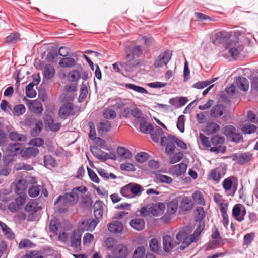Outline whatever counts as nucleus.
<instances>
[{
  "instance_id": "nucleus-1",
  "label": "nucleus",
  "mask_w": 258,
  "mask_h": 258,
  "mask_svg": "<svg viewBox=\"0 0 258 258\" xmlns=\"http://www.w3.org/2000/svg\"><path fill=\"white\" fill-rule=\"evenodd\" d=\"M125 52V62H116L112 64L113 70L117 73H120L119 66L124 69L126 72H133L134 68L140 66L142 61L139 59L143 54V49L141 46L136 45L133 47H126Z\"/></svg>"
},
{
  "instance_id": "nucleus-2",
  "label": "nucleus",
  "mask_w": 258,
  "mask_h": 258,
  "mask_svg": "<svg viewBox=\"0 0 258 258\" xmlns=\"http://www.w3.org/2000/svg\"><path fill=\"white\" fill-rule=\"evenodd\" d=\"M175 144L181 149L186 150L187 148L186 144L175 136L168 134L167 137L163 136L161 138L160 145L165 147V153L168 155L174 154L176 149Z\"/></svg>"
},
{
  "instance_id": "nucleus-3",
  "label": "nucleus",
  "mask_w": 258,
  "mask_h": 258,
  "mask_svg": "<svg viewBox=\"0 0 258 258\" xmlns=\"http://www.w3.org/2000/svg\"><path fill=\"white\" fill-rule=\"evenodd\" d=\"M22 143H10L7 147L8 150L13 155L20 154L25 159L35 157L39 153L38 149L34 147L23 148Z\"/></svg>"
},
{
  "instance_id": "nucleus-4",
  "label": "nucleus",
  "mask_w": 258,
  "mask_h": 258,
  "mask_svg": "<svg viewBox=\"0 0 258 258\" xmlns=\"http://www.w3.org/2000/svg\"><path fill=\"white\" fill-rule=\"evenodd\" d=\"M223 133L233 142L239 143L243 141L242 136L236 132V128L233 125H229L224 127Z\"/></svg>"
},
{
  "instance_id": "nucleus-5",
  "label": "nucleus",
  "mask_w": 258,
  "mask_h": 258,
  "mask_svg": "<svg viewBox=\"0 0 258 258\" xmlns=\"http://www.w3.org/2000/svg\"><path fill=\"white\" fill-rule=\"evenodd\" d=\"M225 141V138L223 136H220L216 135L212 137L211 139V144L213 147H211L210 151L216 153H224L226 150V147L222 146V145Z\"/></svg>"
},
{
  "instance_id": "nucleus-6",
  "label": "nucleus",
  "mask_w": 258,
  "mask_h": 258,
  "mask_svg": "<svg viewBox=\"0 0 258 258\" xmlns=\"http://www.w3.org/2000/svg\"><path fill=\"white\" fill-rule=\"evenodd\" d=\"M72 197V195L70 194L69 192H67L63 196L60 195L57 198L56 200L54 201V205H56L61 200L63 201V203L64 204L63 206H60L58 207V211L59 213H64L68 211V207L66 204H70L74 205L76 204Z\"/></svg>"
},
{
  "instance_id": "nucleus-7",
  "label": "nucleus",
  "mask_w": 258,
  "mask_h": 258,
  "mask_svg": "<svg viewBox=\"0 0 258 258\" xmlns=\"http://www.w3.org/2000/svg\"><path fill=\"white\" fill-rule=\"evenodd\" d=\"M172 56V52L169 50L164 51L155 60L154 66L156 68H160L166 66L170 61Z\"/></svg>"
},
{
  "instance_id": "nucleus-8",
  "label": "nucleus",
  "mask_w": 258,
  "mask_h": 258,
  "mask_svg": "<svg viewBox=\"0 0 258 258\" xmlns=\"http://www.w3.org/2000/svg\"><path fill=\"white\" fill-rule=\"evenodd\" d=\"M74 106L72 103L68 102L62 105L59 108L58 115L63 119H66L69 116L75 114Z\"/></svg>"
},
{
  "instance_id": "nucleus-9",
  "label": "nucleus",
  "mask_w": 258,
  "mask_h": 258,
  "mask_svg": "<svg viewBox=\"0 0 258 258\" xmlns=\"http://www.w3.org/2000/svg\"><path fill=\"white\" fill-rule=\"evenodd\" d=\"M81 243V234L78 230H74L71 234L70 237V243L68 246L72 247L74 249L80 250Z\"/></svg>"
},
{
  "instance_id": "nucleus-10",
  "label": "nucleus",
  "mask_w": 258,
  "mask_h": 258,
  "mask_svg": "<svg viewBox=\"0 0 258 258\" xmlns=\"http://www.w3.org/2000/svg\"><path fill=\"white\" fill-rule=\"evenodd\" d=\"M176 238L177 240L176 242L178 243V245L180 243H182V245L180 247L181 250H184L192 241L189 238L188 233L183 230H180L177 233L176 235Z\"/></svg>"
},
{
  "instance_id": "nucleus-11",
  "label": "nucleus",
  "mask_w": 258,
  "mask_h": 258,
  "mask_svg": "<svg viewBox=\"0 0 258 258\" xmlns=\"http://www.w3.org/2000/svg\"><path fill=\"white\" fill-rule=\"evenodd\" d=\"M128 253V247L123 244H118L112 249V254L116 258H127Z\"/></svg>"
},
{
  "instance_id": "nucleus-12",
  "label": "nucleus",
  "mask_w": 258,
  "mask_h": 258,
  "mask_svg": "<svg viewBox=\"0 0 258 258\" xmlns=\"http://www.w3.org/2000/svg\"><path fill=\"white\" fill-rule=\"evenodd\" d=\"M226 115V108L222 104L214 105L210 110V115L212 118H219L220 117H225Z\"/></svg>"
},
{
  "instance_id": "nucleus-13",
  "label": "nucleus",
  "mask_w": 258,
  "mask_h": 258,
  "mask_svg": "<svg viewBox=\"0 0 258 258\" xmlns=\"http://www.w3.org/2000/svg\"><path fill=\"white\" fill-rule=\"evenodd\" d=\"M177 245L178 243L169 235H165L163 237V246L165 252H170Z\"/></svg>"
},
{
  "instance_id": "nucleus-14",
  "label": "nucleus",
  "mask_w": 258,
  "mask_h": 258,
  "mask_svg": "<svg viewBox=\"0 0 258 258\" xmlns=\"http://www.w3.org/2000/svg\"><path fill=\"white\" fill-rule=\"evenodd\" d=\"M231 36L232 33L231 32L220 31L215 35L212 42L214 44H221L227 41Z\"/></svg>"
},
{
  "instance_id": "nucleus-15",
  "label": "nucleus",
  "mask_w": 258,
  "mask_h": 258,
  "mask_svg": "<svg viewBox=\"0 0 258 258\" xmlns=\"http://www.w3.org/2000/svg\"><path fill=\"white\" fill-rule=\"evenodd\" d=\"M233 160L239 164H244L248 163L252 158V154L245 152L241 154H234L232 156Z\"/></svg>"
},
{
  "instance_id": "nucleus-16",
  "label": "nucleus",
  "mask_w": 258,
  "mask_h": 258,
  "mask_svg": "<svg viewBox=\"0 0 258 258\" xmlns=\"http://www.w3.org/2000/svg\"><path fill=\"white\" fill-rule=\"evenodd\" d=\"M225 174V171L223 168H216L210 171L208 178L216 183H219Z\"/></svg>"
},
{
  "instance_id": "nucleus-17",
  "label": "nucleus",
  "mask_w": 258,
  "mask_h": 258,
  "mask_svg": "<svg viewBox=\"0 0 258 258\" xmlns=\"http://www.w3.org/2000/svg\"><path fill=\"white\" fill-rule=\"evenodd\" d=\"M186 169L187 165L184 163H180L170 167L171 172L177 177L183 175L186 172Z\"/></svg>"
},
{
  "instance_id": "nucleus-18",
  "label": "nucleus",
  "mask_w": 258,
  "mask_h": 258,
  "mask_svg": "<svg viewBox=\"0 0 258 258\" xmlns=\"http://www.w3.org/2000/svg\"><path fill=\"white\" fill-rule=\"evenodd\" d=\"M149 126L151 128L149 133H150L151 139L155 143H158L159 139L162 137L161 136L163 134L164 132L158 126H154L152 125Z\"/></svg>"
},
{
  "instance_id": "nucleus-19",
  "label": "nucleus",
  "mask_w": 258,
  "mask_h": 258,
  "mask_svg": "<svg viewBox=\"0 0 258 258\" xmlns=\"http://www.w3.org/2000/svg\"><path fill=\"white\" fill-rule=\"evenodd\" d=\"M103 203L100 200H97L94 204V214L96 219L101 220L103 215Z\"/></svg>"
},
{
  "instance_id": "nucleus-20",
  "label": "nucleus",
  "mask_w": 258,
  "mask_h": 258,
  "mask_svg": "<svg viewBox=\"0 0 258 258\" xmlns=\"http://www.w3.org/2000/svg\"><path fill=\"white\" fill-rule=\"evenodd\" d=\"M235 84L241 91L246 92L249 89V81L245 77L239 76L235 80Z\"/></svg>"
},
{
  "instance_id": "nucleus-21",
  "label": "nucleus",
  "mask_w": 258,
  "mask_h": 258,
  "mask_svg": "<svg viewBox=\"0 0 258 258\" xmlns=\"http://www.w3.org/2000/svg\"><path fill=\"white\" fill-rule=\"evenodd\" d=\"M167 213L169 215H173L177 211L178 206V198H176L166 203Z\"/></svg>"
},
{
  "instance_id": "nucleus-22",
  "label": "nucleus",
  "mask_w": 258,
  "mask_h": 258,
  "mask_svg": "<svg viewBox=\"0 0 258 258\" xmlns=\"http://www.w3.org/2000/svg\"><path fill=\"white\" fill-rule=\"evenodd\" d=\"M192 201L190 198L184 196L181 199L179 208L183 212H187L192 208Z\"/></svg>"
},
{
  "instance_id": "nucleus-23",
  "label": "nucleus",
  "mask_w": 258,
  "mask_h": 258,
  "mask_svg": "<svg viewBox=\"0 0 258 258\" xmlns=\"http://www.w3.org/2000/svg\"><path fill=\"white\" fill-rule=\"evenodd\" d=\"M145 221L141 218H135L132 219L130 222V226L137 231H141L145 227Z\"/></svg>"
},
{
  "instance_id": "nucleus-24",
  "label": "nucleus",
  "mask_w": 258,
  "mask_h": 258,
  "mask_svg": "<svg viewBox=\"0 0 258 258\" xmlns=\"http://www.w3.org/2000/svg\"><path fill=\"white\" fill-rule=\"evenodd\" d=\"M108 229L112 233H121L123 230V225L118 221H114L108 225Z\"/></svg>"
},
{
  "instance_id": "nucleus-25",
  "label": "nucleus",
  "mask_w": 258,
  "mask_h": 258,
  "mask_svg": "<svg viewBox=\"0 0 258 258\" xmlns=\"http://www.w3.org/2000/svg\"><path fill=\"white\" fill-rule=\"evenodd\" d=\"M97 130L99 134L108 132L111 128V123L108 120H102L97 124Z\"/></svg>"
},
{
  "instance_id": "nucleus-26",
  "label": "nucleus",
  "mask_w": 258,
  "mask_h": 258,
  "mask_svg": "<svg viewBox=\"0 0 258 258\" xmlns=\"http://www.w3.org/2000/svg\"><path fill=\"white\" fill-rule=\"evenodd\" d=\"M41 209L42 207L38 206L37 203L34 201H29L25 207V210L31 215Z\"/></svg>"
},
{
  "instance_id": "nucleus-27",
  "label": "nucleus",
  "mask_w": 258,
  "mask_h": 258,
  "mask_svg": "<svg viewBox=\"0 0 258 258\" xmlns=\"http://www.w3.org/2000/svg\"><path fill=\"white\" fill-rule=\"evenodd\" d=\"M9 138L10 140L17 143H22L25 142L27 137L25 135L19 134L16 131L11 132L9 134Z\"/></svg>"
},
{
  "instance_id": "nucleus-28",
  "label": "nucleus",
  "mask_w": 258,
  "mask_h": 258,
  "mask_svg": "<svg viewBox=\"0 0 258 258\" xmlns=\"http://www.w3.org/2000/svg\"><path fill=\"white\" fill-rule=\"evenodd\" d=\"M242 205L237 204L234 206L232 209V215L238 221L241 222L243 220V215H241Z\"/></svg>"
},
{
  "instance_id": "nucleus-29",
  "label": "nucleus",
  "mask_w": 258,
  "mask_h": 258,
  "mask_svg": "<svg viewBox=\"0 0 258 258\" xmlns=\"http://www.w3.org/2000/svg\"><path fill=\"white\" fill-rule=\"evenodd\" d=\"M220 130V126L218 124L213 121H208L207 123L205 132L207 134L210 135L216 133Z\"/></svg>"
},
{
  "instance_id": "nucleus-30",
  "label": "nucleus",
  "mask_w": 258,
  "mask_h": 258,
  "mask_svg": "<svg viewBox=\"0 0 258 258\" xmlns=\"http://www.w3.org/2000/svg\"><path fill=\"white\" fill-rule=\"evenodd\" d=\"M29 105L31 110L36 114H40L43 110L42 104L37 100L30 101Z\"/></svg>"
},
{
  "instance_id": "nucleus-31",
  "label": "nucleus",
  "mask_w": 258,
  "mask_h": 258,
  "mask_svg": "<svg viewBox=\"0 0 258 258\" xmlns=\"http://www.w3.org/2000/svg\"><path fill=\"white\" fill-rule=\"evenodd\" d=\"M54 74L55 70L52 66L47 65L44 68L43 74L44 79H51L54 77Z\"/></svg>"
},
{
  "instance_id": "nucleus-32",
  "label": "nucleus",
  "mask_w": 258,
  "mask_h": 258,
  "mask_svg": "<svg viewBox=\"0 0 258 258\" xmlns=\"http://www.w3.org/2000/svg\"><path fill=\"white\" fill-rule=\"evenodd\" d=\"M155 179L157 182L167 184H170L173 182V179L171 177L161 173H156Z\"/></svg>"
},
{
  "instance_id": "nucleus-33",
  "label": "nucleus",
  "mask_w": 258,
  "mask_h": 258,
  "mask_svg": "<svg viewBox=\"0 0 258 258\" xmlns=\"http://www.w3.org/2000/svg\"><path fill=\"white\" fill-rule=\"evenodd\" d=\"M75 64V60L73 58L69 57L61 58L59 62L60 66L63 68H71L74 67Z\"/></svg>"
},
{
  "instance_id": "nucleus-34",
  "label": "nucleus",
  "mask_w": 258,
  "mask_h": 258,
  "mask_svg": "<svg viewBox=\"0 0 258 258\" xmlns=\"http://www.w3.org/2000/svg\"><path fill=\"white\" fill-rule=\"evenodd\" d=\"M0 226L4 232L5 235L8 239H13L15 238V234L6 224L0 221Z\"/></svg>"
},
{
  "instance_id": "nucleus-35",
  "label": "nucleus",
  "mask_w": 258,
  "mask_h": 258,
  "mask_svg": "<svg viewBox=\"0 0 258 258\" xmlns=\"http://www.w3.org/2000/svg\"><path fill=\"white\" fill-rule=\"evenodd\" d=\"M138 122L139 123L140 130L141 132L143 133H149L151 129L149 126H152V125L147 123L145 117L142 118L141 120Z\"/></svg>"
},
{
  "instance_id": "nucleus-36",
  "label": "nucleus",
  "mask_w": 258,
  "mask_h": 258,
  "mask_svg": "<svg viewBox=\"0 0 258 258\" xmlns=\"http://www.w3.org/2000/svg\"><path fill=\"white\" fill-rule=\"evenodd\" d=\"M123 86L124 87H125L126 88L131 89L132 90H134L137 92H139V93H140L142 94H144V93L147 94L148 93L147 90L145 88H144L141 86H138V85H135L133 84H130V83L124 84L123 85Z\"/></svg>"
},
{
  "instance_id": "nucleus-37",
  "label": "nucleus",
  "mask_w": 258,
  "mask_h": 258,
  "mask_svg": "<svg viewBox=\"0 0 258 258\" xmlns=\"http://www.w3.org/2000/svg\"><path fill=\"white\" fill-rule=\"evenodd\" d=\"M88 93V91L87 85L84 83H82L80 86V95L78 98V101L79 102H81L85 100L87 97Z\"/></svg>"
},
{
  "instance_id": "nucleus-38",
  "label": "nucleus",
  "mask_w": 258,
  "mask_h": 258,
  "mask_svg": "<svg viewBox=\"0 0 258 258\" xmlns=\"http://www.w3.org/2000/svg\"><path fill=\"white\" fill-rule=\"evenodd\" d=\"M205 217V212L202 207H197L196 208V213L195 215V220L197 222H202Z\"/></svg>"
},
{
  "instance_id": "nucleus-39",
  "label": "nucleus",
  "mask_w": 258,
  "mask_h": 258,
  "mask_svg": "<svg viewBox=\"0 0 258 258\" xmlns=\"http://www.w3.org/2000/svg\"><path fill=\"white\" fill-rule=\"evenodd\" d=\"M184 156L182 152H177L172 156H170L169 158V162L170 164H173L181 161Z\"/></svg>"
},
{
  "instance_id": "nucleus-40",
  "label": "nucleus",
  "mask_w": 258,
  "mask_h": 258,
  "mask_svg": "<svg viewBox=\"0 0 258 258\" xmlns=\"http://www.w3.org/2000/svg\"><path fill=\"white\" fill-rule=\"evenodd\" d=\"M90 150L92 154L98 159L103 161V152L102 150H100L96 146H91Z\"/></svg>"
},
{
  "instance_id": "nucleus-41",
  "label": "nucleus",
  "mask_w": 258,
  "mask_h": 258,
  "mask_svg": "<svg viewBox=\"0 0 258 258\" xmlns=\"http://www.w3.org/2000/svg\"><path fill=\"white\" fill-rule=\"evenodd\" d=\"M43 127V122L41 120H38L35 126L31 130V134L32 136H37L41 131Z\"/></svg>"
},
{
  "instance_id": "nucleus-42",
  "label": "nucleus",
  "mask_w": 258,
  "mask_h": 258,
  "mask_svg": "<svg viewBox=\"0 0 258 258\" xmlns=\"http://www.w3.org/2000/svg\"><path fill=\"white\" fill-rule=\"evenodd\" d=\"M43 162L45 166L54 167L56 165L54 158L50 155H45L43 157Z\"/></svg>"
},
{
  "instance_id": "nucleus-43",
  "label": "nucleus",
  "mask_w": 258,
  "mask_h": 258,
  "mask_svg": "<svg viewBox=\"0 0 258 258\" xmlns=\"http://www.w3.org/2000/svg\"><path fill=\"white\" fill-rule=\"evenodd\" d=\"M117 153L120 156L126 159H129L132 157L131 152L127 149L123 147H118L117 149Z\"/></svg>"
},
{
  "instance_id": "nucleus-44",
  "label": "nucleus",
  "mask_w": 258,
  "mask_h": 258,
  "mask_svg": "<svg viewBox=\"0 0 258 258\" xmlns=\"http://www.w3.org/2000/svg\"><path fill=\"white\" fill-rule=\"evenodd\" d=\"M92 200L90 195H85L82 197L81 205L83 207L90 208L92 207Z\"/></svg>"
},
{
  "instance_id": "nucleus-45",
  "label": "nucleus",
  "mask_w": 258,
  "mask_h": 258,
  "mask_svg": "<svg viewBox=\"0 0 258 258\" xmlns=\"http://www.w3.org/2000/svg\"><path fill=\"white\" fill-rule=\"evenodd\" d=\"M34 84L29 83L26 86V96L30 98H33L36 96V92L33 89Z\"/></svg>"
},
{
  "instance_id": "nucleus-46",
  "label": "nucleus",
  "mask_w": 258,
  "mask_h": 258,
  "mask_svg": "<svg viewBox=\"0 0 258 258\" xmlns=\"http://www.w3.org/2000/svg\"><path fill=\"white\" fill-rule=\"evenodd\" d=\"M81 76L78 71L72 70L68 73V78L70 81L77 82L80 78Z\"/></svg>"
},
{
  "instance_id": "nucleus-47",
  "label": "nucleus",
  "mask_w": 258,
  "mask_h": 258,
  "mask_svg": "<svg viewBox=\"0 0 258 258\" xmlns=\"http://www.w3.org/2000/svg\"><path fill=\"white\" fill-rule=\"evenodd\" d=\"M103 117L107 119H113L116 117V113L114 110L110 108H106L103 113Z\"/></svg>"
},
{
  "instance_id": "nucleus-48",
  "label": "nucleus",
  "mask_w": 258,
  "mask_h": 258,
  "mask_svg": "<svg viewBox=\"0 0 258 258\" xmlns=\"http://www.w3.org/2000/svg\"><path fill=\"white\" fill-rule=\"evenodd\" d=\"M220 211L223 220V226L226 228L229 224L228 215L227 213L226 208L224 206H221L220 207Z\"/></svg>"
},
{
  "instance_id": "nucleus-49",
  "label": "nucleus",
  "mask_w": 258,
  "mask_h": 258,
  "mask_svg": "<svg viewBox=\"0 0 258 258\" xmlns=\"http://www.w3.org/2000/svg\"><path fill=\"white\" fill-rule=\"evenodd\" d=\"M149 158V155L144 152L138 153L135 156L136 160L139 163H144Z\"/></svg>"
},
{
  "instance_id": "nucleus-50",
  "label": "nucleus",
  "mask_w": 258,
  "mask_h": 258,
  "mask_svg": "<svg viewBox=\"0 0 258 258\" xmlns=\"http://www.w3.org/2000/svg\"><path fill=\"white\" fill-rule=\"evenodd\" d=\"M150 249L155 253H157L160 248L159 242L156 238H152L149 243Z\"/></svg>"
},
{
  "instance_id": "nucleus-51",
  "label": "nucleus",
  "mask_w": 258,
  "mask_h": 258,
  "mask_svg": "<svg viewBox=\"0 0 258 258\" xmlns=\"http://www.w3.org/2000/svg\"><path fill=\"white\" fill-rule=\"evenodd\" d=\"M20 38V35L18 33H11L5 39V42L8 44L14 43Z\"/></svg>"
},
{
  "instance_id": "nucleus-52",
  "label": "nucleus",
  "mask_w": 258,
  "mask_h": 258,
  "mask_svg": "<svg viewBox=\"0 0 258 258\" xmlns=\"http://www.w3.org/2000/svg\"><path fill=\"white\" fill-rule=\"evenodd\" d=\"M131 184H128L121 188L120 190V194L124 197L130 198L132 197L131 190Z\"/></svg>"
},
{
  "instance_id": "nucleus-53",
  "label": "nucleus",
  "mask_w": 258,
  "mask_h": 258,
  "mask_svg": "<svg viewBox=\"0 0 258 258\" xmlns=\"http://www.w3.org/2000/svg\"><path fill=\"white\" fill-rule=\"evenodd\" d=\"M256 129L257 127L255 125L248 124H244L241 128V130L245 134H250L255 132Z\"/></svg>"
},
{
  "instance_id": "nucleus-54",
  "label": "nucleus",
  "mask_w": 258,
  "mask_h": 258,
  "mask_svg": "<svg viewBox=\"0 0 258 258\" xmlns=\"http://www.w3.org/2000/svg\"><path fill=\"white\" fill-rule=\"evenodd\" d=\"M35 245V244L32 242L30 240L25 239L20 241L19 244V248L20 249H24L25 248H32L34 247Z\"/></svg>"
},
{
  "instance_id": "nucleus-55",
  "label": "nucleus",
  "mask_w": 258,
  "mask_h": 258,
  "mask_svg": "<svg viewBox=\"0 0 258 258\" xmlns=\"http://www.w3.org/2000/svg\"><path fill=\"white\" fill-rule=\"evenodd\" d=\"M59 224L60 223L57 219H52L49 224L50 231L54 234H56Z\"/></svg>"
},
{
  "instance_id": "nucleus-56",
  "label": "nucleus",
  "mask_w": 258,
  "mask_h": 258,
  "mask_svg": "<svg viewBox=\"0 0 258 258\" xmlns=\"http://www.w3.org/2000/svg\"><path fill=\"white\" fill-rule=\"evenodd\" d=\"M185 116L183 115H180L177 119L176 126L178 130L181 132H184Z\"/></svg>"
},
{
  "instance_id": "nucleus-57",
  "label": "nucleus",
  "mask_w": 258,
  "mask_h": 258,
  "mask_svg": "<svg viewBox=\"0 0 258 258\" xmlns=\"http://www.w3.org/2000/svg\"><path fill=\"white\" fill-rule=\"evenodd\" d=\"M89 126L90 128L89 138L90 140L94 141L95 139H97V137L96 136V133L95 125L93 122L91 121L89 122Z\"/></svg>"
},
{
  "instance_id": "nucleus-58",
  "label": "nucleus",
  "mask_w": 258,
  "mask_h": 258,
  "mask_svg": "<svg viewBox=\"0 0 258 258\" xmlns=\"http://www.w3.org/2000/svg\"><path fill=\"white\" fill-rule=\"evenodd\" d=\"M194 201L198 204H204L205 203L204 199L202 194L199 191H195L192 195Z\"/></svg>"
},
{
  "instance_id": "nucleus-59",
  "label": "nucleus",
  "mask_w": 258,
  "mask_h": 258,
  "mask_svg": "<svg viewBox=\"0 0 258 258\" xmlns=\"http://www.w3.org/2000/svg\"><path fill=\"white\" fill-rule=\"evenodd\" d=\"M255 234L253 232L246 234L243 237V244L244 245H249L254 239Z\"/></svg>"
},
{
  "instance_id": "nucleus-60",
  "label": "nucleus",
  "mask_w": 258,
  "mask_h": 258,
  "mask_svg": "<svg viewBox=\"0 0 258 258\" xmlns=\"http://www.w3.org/2000/svg\"><path fill=\"white\" fill-rule=\"evenodd\" d=\"M130 184H131L130 187H131L132 194H133L135 195H139L141 194V191L143 190L142 188V187L138 184H136V183H130Z\"/></svg>"
},
{
  "instance_id": "nucleus-61",
  "label": "nucleus",
  "mask_w": 258,
  "mask_h": 258,
  "mask_svg": "<svg viewBox=\"0 0 258 258\" xmlns=\"http://www.w3.org/2000/svg\"><path fill=\"white\" fill-rule=\"evenodd\" d=\"M88 173L91 180L96 183H99L100 179L95 172L91 169L87 167Z\"/></svg>"
},
{
  "instance_id": "nucleus-62",
  "label": "nucleus",
  "mask_w": 258,
  "mask_h": 258,
  "mask_svg": "<svg viewBox=\"0 0 258 258\" xmlns=\"http://www.w3.org/2000/svg\"><path fill=\"white\" fill-rule=\"evenodd\" d=\"M145 253V249L143 247H138L135 249L133 258H143Z\"/></svg>"
},
{
  "instance_id": "nucleus-63",
  "label": "nucleus",
  "mask_w": 258,
  "mask_h": 258,
  "mask_svg": "<svg viewBox=\"0 0 258 258\" xmlns=\"http://www.w3.org/2000/svg\"><path fill=\"white\" fill-rule=\"evenodd\" d=\"M26 111V108L23 104L17 105L14 107V111L17 116L23 114Z\"/></svg>"
},
{
  "instance_id": "nucleus-64",
  "label": "nucleus",
  "mask_w": 258,
  "mask_h": 258,
  "mask_svg": "<svg viewBox=\"0 0 258 258\" xmlns=\"http://www.w3.org/2000/svg\"><path fill=\"white\" fill-rule=\"evenodd\" d=\"M22 258H43L42 255H41L37 251H31L28 252L25 255H24Z\"/></svg>"
}]
</instances>
